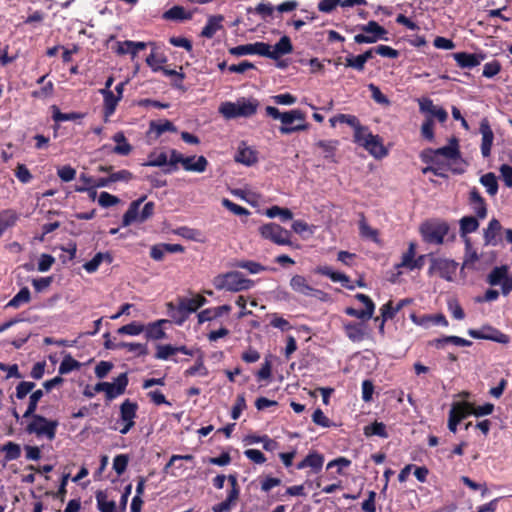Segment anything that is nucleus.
Listing matches in <instances>:
<instances>
[{
  "label": "nucleus",
  "instance_id": "nucleus-1",
  "mask_svg": "<svg viewBox=\"0 0 512 512\" xmlns=\"http://www.w3.org/2000/svg\"><path fill=\"white\" fill-rule=\"evenodd\" d=\"M213 285L217 290L240 292L253 286V281L245 278L241 272L231 271L219 274L213 279Z\"/></svg>",
  "mask_w": 512,
  "mask_h": 512
},
{
  "label": "nucleus",
  "instance_id": "nucleus-2",
  "mask_svg": "<svg viewBox=\"0 0 512 512\" xmlns=\"http://www.w3.org/2000/svg\"><path fill=\"white\" fill-rule=\"evenodd\" d=\"M258 101L253 98H240L236 102H224L219 111L227 118L250 117L254 115L258 108Z\"/></svg>",
  "mask_w": 512,
  "mask_h": 512
},
{
  "label": "nucleus",
  "instance_id": "nucleus-3",
  "mask_svg": "<svg viewBox=\"0 0 512 512\" xmlns=\"http://www.w3.org/2000/svg\"><path fill=\"white\" fill-rule=\"evenodd\" d=\"M171 168L167 170L171 174L178 170V165L181 164L184 170L189 172L202 173L206 170L208 161L204 156H187L185 157L179 151L171 150Z\"/></svg>",
  "mask_w": 512,
  "mask_h": 512
},
{
  "label": "nucleus",
  "instance_id": "nucleus-4",
  "mask_svg": "<svg viewBox=\"0 0 512 512\" xmlns=\"http://www.w3.org/2000/svg\"><path fill=\"white\" fill-rule=\"evenodd\" d=\"M368 130H355L354 139L363 146L373 157L381 159L388 155V148L378 135L367 133Z\"/></svg>",
  "mask_w": 512,
  "mask_h": 512
},
{
  "label": "nucleus",
  "instance_id": "nucleus-5",
  "mask_svg": "<svg viewBox=\"0 0 512 512\" xmlns=\"http://www.w3.org/2000/svg\"><path fill=\"white\" fill-rule=\"evenodd\" d=\"M144 198L133 201L128 210L123 215L122 225L124 227L131 225L134 222L143 223L147 219H149L154 213V203L147 202L141 211H139L140 205L142 204Z\"/></svg>",
  "mask_w": 512,
  "mask_h": 512
},
{
  "label": "nucleus",
  "instance_id": "nucleus-6",
  "mask_svg": "<svg viewBox=\"0 0 512 512\" xmlns=\"http://www.w3.org/2000/svg\"><path fill=\"white\" fill-rule=\"evenodd\" d=\"M358 28L363 33L354 36V41L357 44H372L376 43L378 40H388V31L374 20L369 21L367 24L360 25Z\"/></svg>",
  "mask_w": 512,
  "mask_h": 512
},
{
  "label": "nucleus",
  "instance_id": "nucleus-7",
  "mask_svg": "<svg viewBox=\"0 0 512 512\" xmlns=\"http://www.w3.org/2000/svg\"><path fill=\"white\" fill-rule=\"evenodd\" d=\"M30 418L32 420L26 427V431L29 434H35L38 437L45 436L48 440L55 438L59 425L57 420H48L41 415L31 416Z\"/></svg>",
  "mask_w": 512,
  "mask_h": 512
},
{
  "label": "nucleus",
  "instance_id": "nucleus-8",
  "mask_svg": "<svg viewBox=\"0 0 512 512\" xmlns=\"http://www.w3.org/2000/svg\"><path fill=\"white\" fill-rule=\"evenodd\" d=\"M420 231L425 242L440 245L449 232V225L444 221L426 222Z\"/></svg>",
  "mask_w": 512,
  "mask_h": 512
},
{
  "label": "nucleus",
  "instance_id": "nucleus-9",
  "mask_svg": "<svg viewBox=\"0 0 512 512\" xmlns=\"http://www.w3.org/2000/svg\"><path fill=\"white\" fill-rule=\"evenodd\" d=\"M260 235L271 242L280 245H291V233L277 223H267L259 228Z\"/></svg>",
  "mask_w": 512,
  "mask_h": 512
},
{
  "label": "nucleus",
  "instance_id": "nucleus-10",
  "mask_svg": "<svg viewBox=\"0 0 512 512\" xmlns=\"http://www.w3.org/2000/svg\"><path fill=\"white\" fill-rule=\"evenodd\" d=\"M423 156L425 161L431 163H439L440 158H444L445 160H455L460 156L458 141L457 139L452 138L448 145L435 150L429 149L425 151Z\"/></svg>",
  "mask_w": 512,
  "mask_h": 512
},
{
  "label": "nucleus",
  "instance_id": "nucleus-11",
  "mask_svg": "<svg viewBox=\"0 0 512 512\" xmlns=\"http://www.w3.org/2000/svg\"><path fill=\"white\" fill-rule=\"evenodd\" d=\"M457 267L458 264L453 260L445 258H433L431 260L429 273L438 274L441 278L447 281H452L456 274Z\"/></svg>",
  "mask_w": 512,
  "mask_h": 512
},
{
  "label": "nucleus",
  "instance_id": "nucleus-12",
  "mask_svg": "<svg viewBox=\"0 0 512 512\" xmlns=\"http://www.w3.org/2000/svg\"><path fill=\"white\" fill-rule=\"evenodd\" d=\"M468 334L474 339L491 340L501 344H507L510 337L491 326H483L481 329H469Z\"/></svg>",
  "mask_w": 512,
  "mask_h": 512
},
{
  "label": "nucleus",
  "instance_id": "nucleus-13",
  "mask_svg": "<svg viewBox=\"0 0 512 512\" xmlns=\"http://www.w3.org/2000/svg\"><path fill=\"white\" fill-rule=\"evenodd\" d=\"M171 150L155 149L148 154L147 161L143 163V166L159 167L163 168V172L167 173V170L171 168Z\"/></svg>",
  "mask_w": 512,
  "mask_h": 512
},
{
  "label": "nucleus",
  "instance_id": "nucleus-14",
  "mask_svg": "<svg viewBox=\"0 0 512 512\" xmlns=\"http://www.w3.org/2000/svg\"><path fill=\"white\" fill-rule=\"evenodd\" d=\"M453 59L457 65L462 69H472L482 61L486 59V54L483 52L479 53H468V52H456L452 54Z\"/></svg>",
  "mask_w": 512,
  "mask_h": 512
},
{
  "label": "nucleus",
  "instance_id": "nucleus-15",
  "mask_svg": "<svg viewBox=\"0 0 512 512\" xmlns=\"http://www.w3.org/2000/svg\"><path fill=\"white\" fill-rule=\"evenodd\" d=\"M317 273L330 278V280L333 282L341 283V285L343 287H345L349 290L355 289V285L352 284L350 278L346 274L341 273V272H336L329 266L318 267Z\"/></svg>",
  "mask_w": 512,
  "mask_h": 512
},
{
  "label": "nucleus",
  "instance_id": "nucleus-16",
  "mask_svg": "<svg viewBox=\"0 0 512 512\" xmlns=\"http://www.w3.org/2000/svg\"><path fill=\"white\" fill-rule=\"evenodd\" d=\"M234 160L237 163L251 166L257 161V153L251 147L247 146L246 143L242 142L238 145L234 155Z\"/></svg>",
  "mask_w": 512,
  "mask_h": 512
},
{
  "label": "nucleus",
  "instance_id": "nucleus-17",
  "mask_svg": "<svg viewBox=\"0 0 512 512\" xmlns=\"http://www.w3.org/2000/svg\"><path fill=\"white\" fill-rule=\"evenodd\" d=\"M502 226L500 222L493 218L488 223L487 228L484 230V241L486 245L497 246L500 241V231Z\"/></svg>",
  "mask_w": 512,
  "mask_h": 512
},
{
  "label": "nucleus",
  "instance_id": "nucleus-18",
  "mask_svg": "<svg viewBox=\"0 0 512 512\" xmlns=\"http://www.w3.org/2000/svg\"><path fill=\"white\" fill-rule=\"evenodd\" d=\"M193 12L186 10L183 6L175 5L170 9L166 10L162 14V18L167 21L183 22L191 20Z\"/></svg>",
  "mask_w": 512,
  "mask_h": 512
},
{
  "label": "nucleus",
  "instance_id": "nucleus-19",
  "mask_svg": "<svg viewBox=\"0 0 512 512\" xmlns=\"http://www.w3.org/2000/svg\"><path fill=\"white\" fill-rule=\"evenodd\" d=\"M52 111V119L55 121V123L65 122V121H72L77 125H80V120L84 118L85 114L80 112H61L59 107L56 105L51 106Z\"/></svg>",
  "mask_w": 512,
  "mask_h": 512
},
{
  "label": "nucleus",
  "instance_id": "nucleus-20",
  "mask_svg": "<svg viewBox=\"0 0 512 512\" xmlns=\"http://www.w3.org/2000/svg\"><path fill=\"white\" fill-rule=\"evenodd\" d=\"M206 302V298L200 295L192 298H183L179 302L178 310L182 313L190 314L196 312L200 307L205 305Z\"/></svg>",
  "mask_w": 512,
  "mask_h": 512
},
{
  "label": "nucleus",
  "instance_id": "nucleus-21",
  "mask_svg": "<svg viewBox=\"0 0 512 512\" xmlns=\"http://www.w3.org/2000/svg\"><path fill=\"white\" fill-rule=\"evenodd\" d=\"M128 385V377L126 373H121L113 383L109 382L110 388L107 391V399L113 400L122 395Z\"/></svg>",
  "mask_w": 512,
  "mask_h": 512
},
{
  "label": "nucleus",
  "instance_id": "nucleus-22",
  "mask_svg": "<svg viewBox=\"0 0 512 512\" xmlns=\"http://www.w3.org/2000/svg\"><path fill=\"white\" fill-rule=\"evenodd\" d=\"M293 52V45L291 39L284 35L279 41L274 45L273 50H271L270 59L279 60V58L283 55H287Z\"/></svg>",
  "mask_w": 512,
  "mask_h": 512
},
{
  "label": "nucleus",
  "instance_id": "nucleus-23",
  "mask_svg": "<svg viewBox=\"0 0 512 512\" xmlns=\"http://www.w3.org/2000/svg\"><path fill=\"white\" fill-rule=\"evenodd\" d=\"M146 47L147 44L145 42L126 40L117 43L116 52L119 55L131 54L132 57H135L139 51L144 50Z\"/></svg>",
  "mask_w": 512,
  "mask_h": 512
},
{
  "label": "nucleus",
  "instance_id": "nucleus-24",
  "mask_svg": "<svg viewBox=\"0 0 512 512\" xmlns=\"http://www.w3.org/2000/svg\"><path fill=\"white\" fill-rule=\"evenodd\" d=\"M168 323V320L161 319L153 323H150L145 327L146 337L152 340H161L166 337V333L162 328V325Z\"/></svg>",
  "mask_w": 512,
  "mask_h": 512
},
{
  "label": "nucleus",
  "instance_id": "nucleus-25",
  "mask_svg": "<svg viewBox=\"0 0 512 512\" xmlns=\"http://www.w3.org/2000/svg\"><path fill=\"white\" fill-rule=\"evenodd\" d=\"M347 337L353 342H361L365 338V326L351 322L344 326Z\"/></svg>",
  "mask_w": 512,
  "mask_h": 512
},
{
  "label": "nucleus",
  "instance_id": "nucleus-26",
  "mask_svg": "<svg viewBox=\"0 0 512 512\" xmlns=\"http://www.w3.org/2000/svg\"><path fill=\"white\" fill-rule=\"evenodd\" d=\"M138 405L130 400H125L120 406V419L122 422L135 423Z\"/></svg>",
  "mask_w": 512,
  "mask_h": 512
},
{
  "label": "nucleus",
  "instance_id": "nucleus-27",
  "mask_svg": "<svg viewBox=\"0 0 512 512\" xmlns=\"http://www.w3.org/2000/svg\"><path fill=\"white\" fill-rule=\"evenodd\" d=\"M397 268L405 267L409 270L420 268L418 260L415 259V244L410 243L408 250L402 255L401 262L396 265Z\"/></svg>",
  "mask_w": 512,
  "mask_h": 512
},
{
  "label": "nucleus",
  "instance_id": "nucleus-28",
  "mask_svg": "<svg viewBox=\"0 0 512 512\" xmlns=\"http://www.w3.org/2000/svg\"><path fill=\"white\" fill-rule=\"evenodd\" d=\"M291 288L302 295L310 296L314 289L307 283L305 277L301 275H295L291 278L290 281Z\"/></svg>",
  "mask_w": 512,
  "mask_h": 512
},
{
  "label": "nucleus",
  "instance_id": "nucleus-29",
  "mask_svg": "<svg viewBox=\"0 0 512 512\" xmlns=\"http://www.w3.org/2000/svg\"><path fill=\"white\" fill-rule=\"evenodd\" d=\"M112 260L113 259L109 253L98 252L90 261L86 262L83 265V268L85 269L86 272L91 274L98 270L99 266L103 261H106L107 263L110 264Z\"/></svg>",
  "mask_w": 512,
  "mask_h": 512
},
{
  "label": "nucleus",
  "instance_id": "nucleus-30",
  "mask_svg": "<svg viewBox=\"0 0 512 512\" xmlns=\"http://www.w3.org/2000/svg\"><path fill=\"white\" fill-rule=\"evenodd\" d=\"M472 414V405L468 402H455L453 403L449 415H453L454 418L459 419L461 422L467 416Z\"/></svg>",
  "mask_w": 512,
  "mask_h": 512
},
{
  "label": "nucleus",
  "instance_id": "nucleus-31",
  "mask_svg": "<svg viewBox=\"0 0 512 512\" xmlns=\"http://www.w3.org/2000/svg\"><path fill=\"white\" fill-rule=\"evenodd\" d=\"M508 276V267L503 265L499 267H494L487 277V282L491 286L501 285L502 282Z\"/></svg>",
  "mask_w": 512,
  "mask_h": 512
},
{
  "label": "nucleus",
  "instance_id": "nucleus-32",
  "mask_svg": "<svg viewBox=\"0 0 512 512\" xmlns=\"http://www.w3.org/2000/svg\"><path fill=\"white\" fill-rule=\"evenodd\" d=\"M223 20L222 16H210L206 25L201 31V36L205 38H212L215 33L221 28L220 22Z\"/></svg>",
  "mask_w": 512,
  "mask_h": 512
},
{
  "label": "nucleus",
  "instance_id": "nucleus-33",
  "mask_svg": "<svg viewBox=\"0 0 512 512\" xmlns=\"http://www.w3.org/2000/svg\"><path fill=\"white\" fill-rule=\"evenodd\" d=\"M113 140L116 142L115 147L113 148V152L119 155L126 156L128 155L132 147L131 145L126 141L125 136L122 132H118L113 136Z\"/></svg>",
  "mask_w": 512,
  "mask_h": 512
},
{
  "label": "nucleus",
  "instance_id": "nucleus-34",
  "mask_svg": "<svg viewBox=\"0 0 512 512\" xmlns=\"http://www.w3.org/2000/svg\"><path fill=\"white\" fill-rule=\"evenodd\" d=\"M97 508L100 512H116L115 501L108 500L107 495L103 491L96 493Z\"/></svg>",
  "mask_w": 512,
  "mask_h": 512
},
{
  "label": "nucleus",
  "instance_id": "nucleus-35",
  "mask_svg": "<svg viewBox=\"0 0 512 512\" xmlns=\"http://www.w3.org/2000/svg\"><path fill=\"white\" fill-rule=\"evenodd\" d=\"M31 294L27 287H23L20 291L6 304L7 308H19L21 305L30 301Z\"/></svg>",
  "mask_w": 512,
  "mask_h": 512
},
{
  "label": "nucleus",
  "instance_id": "nucleus-36",
  "mask_svg": "<svg viewBox=\"0 0 512 512\" xmlns=\"http://www.w3.org/2000/svg\"><path fill=\"white\" fill-rule=\"evenodd\" d=\"M44 392L41 389L33 391L29 396V403L26 411L23 414L24 418H30L31 416H36L35 411L37 409V405L40 399L43 397Z\"/></svg>",
  "mask_w": 512,
  "mask_h": 512
},
{
  "label": "nucleus",
  "instance_id": "nucleus-37",
  "mask_svg": "<svg viewBox=\"0 0 512 512\" xmlns=\"http://www.w3.org/2000/svg\"><path fill=\"white\" fill-rule=\"evenodd\" d=\"M104 96V110L106 115L114 113L116 106L120 100V96L114 95L111 90H101Z\"/></svg>",
  "mask_w": 512,
  "mask_h": 512
},
{
  "label": "nucleus",
  "instance_id": "nucleus-38",
  "mask_svg": "<svg viewBox=\"0 0 512 512\" xmlns=\"http://www.w3.org/2000/svg\"><path fill=\"white\" fill-rule=\"evenodd\" d=\"M429 116L430 117L422 124L421 128H431L433 125V118L437 119L441 123L445 122L448 118V113L443 107L437 105L435 109L431 111Z\"/></svg>",
  "mask_w": 512,
  "mask_h": 512
},
{
  "label": "nucleus",
  "instance_id": "nucleus-39",
  "mask_svg": "<svg viewBox=\"0 0 512 512\" xmlns=\"http://www.w3.org/2000/svg\"><path fill=\"white\" fill-rule=\"evenodd\" d=\"M481 184L486 188L489 195L494 196L498 192L497 178L493 173H486L480 178Z\"/></svg>",
  "mask_w": 512,
  "mask_h": 512
},
{
  "label": "nucleus",
  "instance_id": "nucleus-40",
  "mask_svg": "<svg viewBox=\"0 0 512 512\" xmlns=\"http://www.w3.org/2000/svg\"><path fill=\"white\" fill-rule=\"evenodd\" d=\"M265 215L269 218L280 217L282 221H288L293 218V213L291 210L276 205L268 208L265 212Z\"/></svg>",
  "mask_w": 512,
  "mask_h": 512
},
{
  "label": "nucleus",
  "instance_id": "nucleus-41",
  "mask_svg": "<svg viewBox=\"0 0 512 512\" xmlns=\"http://www.w3.org/2000/svg\"><path fill=\"white\" fill-rule=\"evenodd\" d=\"M479 227L478 220L473 216H465L460 220V233L462 236L475 232Z\"/></svg>",
  "mask_w": 512,
  "mask_h": 512
},
{
  "label": "nucleus",
  "instance_id": "nucleus-42",
  "mask_svg": "<svg viewBox=\"0 0 512 512\" xmlns=\"http://www.w3.org/2000/svg\"><path fill=\"white\" fill-rule=\"evenodd\" d=\"M1 450L5 452V460L7 462L16 460L21 455V447L19 444L12 441L7 442L1 447Z\"/></svg>",
  "mask_w": 512,
  "mask_h": 512
},
{
  "label": "nucleus",
  "instance_id": "nucleus-43",
  "mask_svg": "<svg viewBox=\"0 0 512 512\" xmlns=\"http://www.w3.org/2000/svg\"><path fill=\"white\" fill-rule=\"evenodd\" d=\"M116 349H126L137 356H144L148 353L147 345L142 343L120 342L116 344Z\"/></svg>",
  "mask_w": 512,
  "mask_h": 512
},
{
  "label": "nucleus",
  "instance_id": "nucleus-44",
  "mask_svg": "<svg viewBox=\"0 0 512 512\" xmlns=\"http://www.w3.org/2000/svg\"><path fill=\"white\" fill-rule=\"evenodd\" d=\"M80 368V363L76 361L70 354L64 356L62 362L59 366V374L65 375L70 373L73 370H77Z\"/></svg>",
  "mask_w": 512,
  "mask_h": 512
},
{
  "label": "nucleus",
  "instance_id": "nucleus-45",
  "mask_svg": "<svg viewBox=\"0 0 512 512\" xmlns=\"http://www.w3.org/2000/svg\"><path fill=\"white\" fill-rule=\"evenodd\" d=\"M236 493L227 495L226 499L212 507L213 512H230L237 502Z\"/></svg>",
  "mask_w": 512,
  "mask_h": 512
},
{
  "label": "nucleus",
  "instance_id": "nucleus-46",
  "mask_svg": "<svg viewBox=\"0 0 512 512\" xmlns=\"http://www.w3.org/2000/svg\"><path fill=\"white\" fill-rule=\"evenodd\" d=\"M481 153L483 157H488L491 153V147L494 139L492 130H482Z\"/></svg>",
  "mask_w": 512,
  "mask_h": 512
},
{
  "label": "nucleus",
  "instance_id": "nucleus-47",
  "mask_svg": "<svg viewBox=\"0 0 512 512\" xmlns=\"http://www.w3.org/2000/svg\"><path fill=\"white\" fill-rule=\"evenodd\" d=\"M145 329V326L138 322H131L127 325L120 327L117 332L123 335L137 336L141 334Z\"/></svg>",
  "mask_w": 512,
  "mask_h": 512
},
{
  "label": "nucleus",
  "instance_id": "nucleus-48",
  "mask_svg": "<svg viewBox=\"0 0 512 512\" xmlns=\"http://www.w3.org/2000/svg\"><path fill=\"white\" fill-rule=\"evenodd\" d=\"M365 435L367 436H379L382 438H387L388 433L386 431V426L382 422H374L373 424L365 427Z\"/></svg>",
  "mask_w": 512,
  "mask_h": 512
},
{
  "label": "nucleus",
  "instance_id": "nucleus-49",
  "mask_svg": "<svg viewBox=\"0 0 512 512\" xmlns=\"http://www.w3.org/2000/svg\"><path fill=\"white\" fill-rule=\"evenodd\" d=\"M268 317L270 318V325L273 328H277L282 332L288 331L292 328L288 320L284 319L276 313L269 314Z\"/></svg>",
  "mask_w": 512,
  "mask_h": 512
},
{
  "label": "nucleus",
  "instance_id": "nucleus-50",
  "mask_svg": "<svg viewBox=\"0 0 512 512\" xmlns=\"http://www.w3.org/2000/svg\"><path fill=\"white\" fill-rule=\"evenodd\" d=\"M329 122L332 126H335L336 124H348L352 126V128H361L357 125V118L355 116L345 115V114H338L332 118H330Z\"/></svg>",
  "mask_w": 512,
  "mask_h": 512
},
{
  "label": "nucleus",
  "instance_id": "nucleus-51",
  "mask_svg": "<svg viewBox=\"0 0 512 512\" xmlns=\"http://www.w3.org/2000/svg\"><path fill=\"white\" fill-rule=\"evenodd\" d=\"M359 231L360 235L364 238L371 239L375 242L378 240V231L369 226L364 218L359 221Z\"/></svg>",
  "mask_w": 512,
  "mask_h": 512
},
{
  "label": "nucleus",
  "instance_id": "nucleus-52",
  "mask_svg": "<svg viewBox=\"0 0 512 512\" xmlns=\"http://www.w3.org/2000/svg\"><path fill=\"white\" fill-rule=\"evenodd\" d=\"M166 61L167 58L165 56L156 55L153 52L146 58L148 66H150L152 71L154 72L162 71V69L164 68L162 65Z\"/></svg>",
  "mask_w": 512,
  "mask_h": 512
},
{
  "label": "nucleus",
  "instance_id": "nucleus-53",
  "mask_svg": "<svg viewBox=\"0 0 512 512\" xmlns=\"http://www.w3.org/2000/svg\"><path fill=\"white\" fill-rule=\"evenodd\" d=\"M366 62L364 61L363 57L361 55L354 56L352 54H349L345 58V66L353 68L359 72L364 71Z\"/></svg>",
  "mask_w": 512,
  "mask_h": 512
},
{
  "label": "nucleus",
  "instance_id": "nucleus-54",
  "mask_svg": "<svg viewBox=\"0 0 512 512\" xmlns=\"http://www.w3.org/2000/svg\"><path fill=\"white\" fill-rule=\"evenodd\" d=\"M35 388V383L30 381H21L16 386L15 396L17 399H24L29 393L33 392Z\"/></svg>",
  "mask_w": 512,
  "mask_h": 512
},
{
  "label": "nucleus",
  "instance_id": "nucleus-55",
  "mask_svg": "<svg viewBox=\"0 0 512 512\" xmlns=\"http://www.w3.org/2000/svg\"><path fill=\"white\" fill-rule=\"evenodd\" d=\"M176 354L175 346L170 344L157 345L155 358L159 360H168Z\"/></svg>",
  "mask_w": 512,
  "mask_h": 512
},
{
  "label": "nucleus",
  "instance_id": "nucleus-56",
  "mask_svg": "<svg viewBox=\"0 0 512 512\" xmlns=\"http://www.w3.org/2000/svg\"><path fill=\"white\" fill-rule=\"evenodd\" d=\"M279 120L283 125H290L296 120H304V115L300 110H291L282 112Z\"/></svg>",
  "mask_w": 512,
  "mask_h": 512
},
{
  "label": "nucleus",
  "instance_id": "nucleus-57",
  "mask_svg": "<svg viewBox=\"0 0 512 512\" xmlns=\"http://www.w3.org/2000/svg\"><path fill=\"white\" fill-rule=\"evenodd\" d=\"M254 11L259 14L263 19L272 16L274 7L269 2H261L254 9L248 8L247 12L250 13Z\"/></svg>",
  "mask_w": 512,
  "mask_h": 512
},
{
  "label": "nucleus",
  "instance_id": "nucleus-58",
  "mask_svg": "<svg viewBox=\"0 0 512 512\" xmlns=\"http://www.w3.org/2000/svg\"><path fill=\"white\" fill-rule=\"evenodd\" d=\"M501 68V63L498 60H493L484 65L482 75L485 78H493L501 71Z\"/></svg>",
  "mask_w": 512,
  "mask_h": 512
},
{
  "label": "nucleus",
  "instance_id": "nucleus-59",
  "mask_svg": "<svg viewBox=\"0 0 512 512\" xmlns=\"http://www.w3.org/2000/svg\"><path fill=\"white\" fill-rule=\"evenodd\" d=\"M236 267L246 269L251 274H258L265 270V267L260 263L254 261H239L235 264Z\"/></svg>",
  "mask_w": 512,
  "mask_h": 512
},
{
  "label": "nucleus",
  "instance_id": "nucleus-60",
  "mask_svg": "<svg viewBox=\"0 0 512 512\" xmlns=\"http://www.w3.org/2000/svg\"><path fill=\"white\" fill-rule=\"evenodd\" d=\"M95 180H96V178L91 177L86 173H81L79 175V181H81L83 183V185L77 186L75 188V190L77 192H86V191L92 190V189H94Z\"/></svg>",
  "mask_w": 512,
  "mask_h": 512
},
{
  "label": "nucleus",
  "instance_id": "nucleus-61",
  "mask_svg": "<svg viewBox=\"0 0 512 512\" xmlns=\"http://www.w3.org/2000/svg\"><path fill=\"white\" fill-rule=\"evenodd\" d=\"M129 458L125 454H119L117 455L113 460V469L117 473V475H122L128 465Z\"/></svg>",
  "mask_w": 512,
  "mask_h": 512
},
{
  "label": "nucleus",
  "instance_id": "nucleus-62",
  "mask_svg": "<svg viewBox=\"0 0 512 512\" xmlns=\"http://www.w3.org/2000/svg\"><path fill=\"white\" fill-rule=\"evenodd\" d=\"M306 458L308 467H311L315 472L321 470L324 463V457L322 455L318 453H309Z\"/></svg>",
  "mask_w": 512,
  "mask_h": 512
},
{
  "label": "nucleus",
  "instance_id": "nucleus-63",
  "mask_svg": "<svg viewBox=\"0 0 512 512\" xmlns=\"http://www.w3.org/2000/svg\"><path fill=\"white\" fill-rule=\"evenodd\" d=\"M16 178L23 184H27L32 180V174L24 164H18L15 169Z\"/></svg>",
  "mask_w": 512,
  "mask_h": 512
},
{
  "label": "nucleus",
  "instance_id": "nucleus-64",
  "mask_svg": "<svg viewBox=\"0 0 512 512\" xmlns=\"http://www.w3.org/2000/svg\"><path fill=\"white\" fill-rule=\"evenodd\" d=\"M57 174L62 181L69 182L75 178L76 170L69 165H65L57 170Z\"/></svg>",
  "mask_w": 512,
  "mask_h": 512
}]
</instances>
